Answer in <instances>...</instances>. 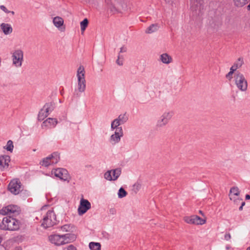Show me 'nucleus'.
Listing matches in <instances>:
<instances>
[{
	"label": "nucleus",
	"mask_w": 250,
	"mask_h": 250,
	"mask_svg": "<svg viewBox=\"0 0 250 250\" xmlns=\"http://www.w3.org/2000/svg\"><path fill=\"white\" fill-rule=\"evenodd\" d=\"M49 238L52 243L57 246H61L74 241L76 239V236L72 233L54 234L50 235Z\"/></svg>",
	"instance_id": "1"
},
{
	"label": "nucleus",
	"mask_w": 250,
	"mask_h": 250,
	"mask_svg": "<svg viewBox=\"0 0 250 250\" xmlns=\"http://www.w3.org/2000/svg\"><path fill=\"white\" fill-rule=\"evenodd\" d=\"M20 222L15 218L6 216L0 223V229L4 230L14 231L19 229Z\"/></svg>",
	"instance_id": "2"
},
{
	"label": "nucleus",
	"mask_w": 250,
	"mask_h": 250,
	"mask_svg": "<svg viewBox=\"0 0 250 250\" xmlns=\"http://www.w3.org/2000/svg\"><path fill=\"white\" fill-rule=\"evenodd\" d=\"M233 81L237 88L241 92H246L248 89V83L244 75L237 71L234 74Z\"/></svg>",
	"instance_id": "3"
},
{
	"label": "nucleus",
	"mask_w": 250,
	"mask_h": 250,
	"mask_svg": "<svg viewBox=\"0 0 250 250\" xmlns=\"http://www.w3.org/2000/svg\"><path fill=\"white\" fill-rule=\"evenodd\" d=\"M78 79V90L79 92H83L86 88V81L85 80V70L83 66H79L77 72Z\"/></svg>",
	"instance_id": "4"
},
{
	"label": "nucleus",
	"mask_w": 250,
	"mask_h": 250,
	"mask_svg": "<svg viewBox=\"0 0 250 250\" xmlns=\"http://www.w3.org/2000/svg\"><path fill=\"white\" fill-rule=\"evenodd\" d=\"M174 115V112L172 110L165 111L158 120L156 126L160 128L166 126L168 124Z\"/></svg>",
	"instance_id": "5"
},
{
	"label": "nucleus",
	"mask_w": 250,
	"mask_h": 250,
	"mask_svg": "<svg viewBox=\"0 0 250 250\" xmlns=\"http://www.w3.org/2000/svg\"><path fill=\"white\" fill-rule=\"evenodd\" d=\"M56 216L53 210H48L43 217L42 226L44 228L53 226L56 223Z\"/></svg>",
	"instance_id": "6"
},
{
	"label": "nucleus",
	"mask_w": 250,
	"mask_h": 250,
	"mask_svg": "<svg viewBox=\"0 0 250 250\" xmlns=\"http://www.w3.org/2000/svg\"><path fill=\"white\" fill-rule=\"evenodd\" d=\"M51 175L52 177L58 178L62 181H67L68 183L71 180V176L68 171L63 168H57L52 169Z\"/></svg>",
	"instance_id": "7"
},
{
	"label": "nucleus",
	"mask_w": 250,
	"mask_h": 250,
	"mask_svg": "<svg viewBox=\"0 0 250 250\" xmlns=\"http://www.w3.org/2000/svg\"><path fill=\"white\" fill-rule=\"evenodd\" d=\"M12 64L16 67H20L23 62V52L21 49H17L11 53Z\"/></svg>",
	"instance_id": "8"
},
{
	"label": "nucleus",
	"mask_w": 250,
	"mask_h": 250,
	"mask_svg": "<svg viewBox=\"0 0 250 250\" xmlns=\"http://www.w3.org/2000/svg\"><path fill=\"white\" fill-rule=\"evenodd\" d=\"M128 119L126 113L120 114L118 117L113 120L111 123V130L113 131L115 128H119V126L125 124Z\"/></svg>",
	"instance_id": "9"
},
{
	"label": "nucleus",
	"mask_w": 250,
	"mask_h": 250,
	"mask_svg": "<svg viewBox=\"0 0 250 250\" xmlns=\"http://www.w3.org/2000/svg\"><path fill=\"white\" fill-rule=\"evenodd\" d=\"M114 130V133L109 138V143L113 145L118 144L124 136V131L122 127L120 126L119 128H115Z\"/></svg>",
	"instance_id": "10"
},
{
	"label": "nucleus",
	"mask_w": 250,
	"mask_h": 250,
	"mask_svg": "<svg viewBox=\"0 0 250 250\" xmlns=\"http://www.w3.org/2000/svg\"><path fill=\"white\" fill-rule=\"evenodd\" d=\"M9 191L15 195L18 194L22 190V187L21 182L19 179H13L8 186Z\"/></svg>",
	"instance_id": "11"
},
{
	"label": "nucleus",
	"mask_w": 250,
	"mask_h": 250,
	"mask_svg": "<svg viewBox=\"0 0 250 250\" xmlns=\"http://www.w3.org/2000/svg\"><path fill=\"white\" fill-rule=\"evenodd\" d=\"M121 174L120 168H116L107 171L104 174V178L108 181L116 180Z\"/></svg>",
	"instance_id": "12"
},
{
	"label": "nucleus",
	"mask_w": 250,
	"mask_h": 250,
	"mask_svg": "<svg viewBox=\"0 0 250 250\" xmlns=\"http://www.w3.org/2000/svg\"><path fill=\"white\" fill-rule=\"evenodd\" d=\"M91 204L87 199L81 198L80 205L78 208V213L79 215H82L91 208Z\"/></svg>",
	"instance_id": "13"
},
{
	"label": "nucleus",
	"mask_w": 250,
	"mask_h": 250,
	"mask_svg": "<svg viewBox=\"0 0 250 250\" xmlns=\"http://www.w3.org/2000/svg\"><path fill=\"white\" fill-rule=\"evenodd\" d=\"M184 220L188 224L193 225H203L206 223L205 219L197 215L185 216L184 217Z\"/></svg>",
	"instance_id": "14"
},
{
	"label": "nucleus",
	"mask_w": 250,
	"mask_h": 250,
	"mask_svg": "<svg viewBox=\"0 0 250 250\" xmlns=\"http://www.w3.org/2000/svg\"><path fill=\"white\" fill-rule=\"evenodd\" d=\"M19 211V208L17 206L11 205L3 207L0 209V214L5 215L13 213H18Z\"/></svg>",
	"instance_id": "15"
},
{
	"label": "nucleus",
	"mask_w": 250,
	"mask_h": 250,
	"mask_svg": "<svg viewBox=\"0 0 250 250\" xmlns=\"http://www.w3.org/2000/svg\"><path fill=\"white\" fill-rule=\"evenodd\" d=\"M240 194V191L237 187H232L230 188L229 191V198L231 200H233L234 202L237 203L239 201L241 200L238 198Z\"/></svg>",
	"instance_id": "16"
},
{
	"label": "nucleus",
	"mask_w": 250,
	"mask_h": 250,
	"mask_svg": "<svg viewBox=\"0 0 250 250\" xmlns=\"http://www.w3.org/2000/svg\"><path fill=\"white\" fill-rule=\"evenodd\" d=\"M57 123L58 122L56 119L48 118L42 123V128H52L54 127Z\"/></svg>",
	"instance_id": "17"
},
{
	"label": "nucleus",
	"mask_w": 250,
	"mask_h": 250,
	"mask_svg": "<svg viewBox=\"0 0 250 250\" xmlns=\"http://www.w3.org/2000/svg\"><path fill=\"white\" fill-rule=\"evenodd\" d=\"M10 162V157L8 155L0 156V168L1 169H7L9 167Z\"/></svg>",
	"instance_id": "18"
},
{
	"label": "nucleus",
	"mask_w": 250,
	"mask_h": 250,
	"mask_svg": "<svg viewBox=\"0 0 250 250\" xmlns=\"http://www.w3.org/2000/svg\"><path fill=\"white\" fill-rule=\"evenodd\" d=\"M160 61L163 63L168 64L172 62V58L167 53H163L159 57Z\"/></svg>",
	"instance_id": "19"
},
{
	"label": "nucleus",
	"mask_w": 250,
	"mask_h": 250,
	"mask_svg": "<svg viewBox=\"0 0 250 250\" xmlns=\"http://www.w3.org/2000/svg\"><path fill=\"white\" fill-rule=\"evenodd\" d=\"M53 23L56 27L61 30L62 27L63 25L64 21L62 18L57 16L53 18Z\"/></svg>",
	"instance_id": "20"
},
{
	"label": "nucleus",
	"mask_w": 250,
	"mask_h": 250,
	"mask_svg": "<svg viewBox=\"0 0 250 250\" xmlns=\"http://www.w3.org/2000/svg\"><path fill=\"white\" fill-rule=\"evenodd\" d=\"M0 27L5 35H8L12 32V28L9 24L2 23L1 24Z\"/></svg>",
	"instance_id": "21"
},
{
	"label": "nucleus",
	"mask_w": 250,
	"mask_h": 250,
	"mask_svg": "<svg viewBox=\"0 0 250 250\" xmlns=\"http://www.w3.org/2000/svg\"><path fill=\"white\" fill-rule=\"evenodd\" d=\"M55 108V103L54 102H50L46 103L44 104L42 108L44 110L46 113L49 114Z\"/></svg>",
	"instance_id": "22"
},
{
	"label": "nucleus",
	"mask_w": 250,
	"mask_h": 250,
	"mask_svg": "<svg viewBox=\"0 0 250 250\" xmlns=\"http://www.w3.org/2000/svg\"><path fill=\"white\" fill-rule=\"evenodd\" d=\"M159 28L158 24L155 23L151 24L147 28L145 32L147 34H151L157 31Z\"/></svg>",
	"instance_id": "23"
},
{
	"label": "nucleus",
	"mask_w": 250,
	"mask_h": 250,
	"mask_svg": "<svg viewBox=\"0 0 250 250\" xmlns=\"http://www.w3.org/2000/svg\"><path fill=\"white\" fill-rule=\"evenodd\" d=\"M49 156L53 165L57 164L60 160V155L58 152H54Z\"/></svg>",
	"instance_id": "24"
},
{
	"label": "nucleus",
	"mask_w": 250,
	"mask_h": 250,
	"mask_svg": "<svg viewBox=\"0 0 250 250\" xmlns=\"http://www.w3.org/2000/svg\"><path fill=\"white\" fill-rule=\"evenodd\" d=\"M234 5L238 7H242L247 4L250 0H233Z\"/></svg>",
	"instance_id": "25"
},
{
	"label": "nucleus",
	"mask_w": 250,
	"mask_h": 250,
	"mask_svg": "<svg viewBox=\"0 0 250 250\" xmlns=\"http://www.w3.org/2000/svg\"><path fill=\"white\" fill-rule=\"evenodd\" d=\"M73 226L71 224H65L62 226L60 229L62 232H70L72 231Z\"/></svg>",
	"instance_id": "26"
},
{
	"label": "nucleus",
	"mask_w": 250,
	"mask_h": 250,
	"mask_svg": "<svg viewBox=\"0 0 250 250\" xmlns=\"http://www.w3.org/2000/svg\"><path fill=\"white\" fill-rule=\"evenodd\" d=\"M41 164L42 166L46 167L49 166V165H53L52 164L51 160L50 159L49 155L46 158H43L42 161L41 162Z\"/></svg>",
	"instance_id": "27"
},
{
	"label": "nucleus",
	"mask_w": 250,
	"mask_h": 250,
	"mask_svg": "<svg viewBox=\"0 0 250 250\" xmlns=\"http://www.w3.org/2000/svg\"><path fill=\"white\" fill-rule=\"evenodd\" d=\"M49 114L46 113L43 108H42L38 114V120L40 121H42Z\"/></svg>",
	"instance_id": "28"
},
{
	"label": "nucleus",
	"mask_w": 250,
	"mask_h": 250,
	"mask_svg": "<svg viewBox=\"0 0 250 250\" xmlns=\"http://www.w3.org/2000/svg\"><path fill=\"white\" fill-rule=\"evenodd\" d=\"M89 247L91 250H101V244L99 243L90 242Z\"/></svg>",
	"instance_id": "29"
},
{
	"label": "nucleus",
	"mask_w": 250,
	"mask_h": 250,
	"mask_svg": "<svg viewBox=\"0 0 250 250\" xmlns=\"http://www.w3.org/2000/svg\"><path fill=\"white\" fill-rule=\"evenodd\" d=\"M244 63L243 59L239 58L237 61L234 63L233 66H234L237 69L240 68Z\"/></svg>",
	"instance_id": "30"
},
{
	"label": "nucleus",
	"mask_w": 250,
	"mask_h": 250,
	"mask_svg": "<svg viewBox=\"0 0 250 250\" xmlns=\"http://www.w3.org/2000/svg\"><path fill=\"white\" fill-rule=\"evenodd\" d=\"M14 148L13 143L11 140H9L4 148L10 152H12Z\"/></svg>",
	"instance_id": "31"
},
{
	"label": "nucleus",
	"mask_w": 250,
	"mask_h": 250,
	"mask_svg": "<svg viewBox=\"0 0 250 250\" xmlns=\"http://www.w3.org/2000/svg\"><path fill=\"white\" fill-rule=\"evenodd\" d=\"M88 21L87 19H84L80 23L81 30L82 32H84L88 25Z\"/></svg>",
	"instance_id": "32"
},
{
	"label": "nucleus",
	"mask_w": 250,
	"mask_h": 250,
	"mask_svg": "<svg viewBox=\"0 0 250 250\" xmlns=\"http://www.w3.org/2000/svg\"><path fill=\"white\" fill-rule=\"evenodd\" d=\"M127 195V192L123 188H121L118 192V196L119 198L125 197Z\"/></svg>",
	"instance_id": "33"
},
{
	"label": "nucleus",
	"mask_w": 250,
	"mask_h": 250,
	"mask_svg": "<svg viewBox=\"0 0 250 250\" xmlns=\"http://www.w3.org/2000/svg\"><path fill=\"white\" fill-rule=\"evenodd\" d=\"M124 57L123 55L119 54L116 61V63L119 66H122L124 64Z\"/></svg>",
	"instance_id": "34"
},
{
	"label": "nucleus",
	"mask_w": 250,
	"mask_h": 250,
	"mask_svg": "<svg viewBox=\"0 0 250 250\" xmlns=\"http://www.w3.org/2000/svg\"><path fill=\"white\" fill-rule=\"evenodd\" d=\"M0 8L1 10H2L3 12H4L5 13H6L7 14L9 13H11L12 14H14V12L13 11H9L4 5H0Z\"/></svg>",
	"instance_id": "35"
},
{
	"label": "nucleus",
	"mask_w": 250,
	"mask_h": 250,
	"mask_svg": "<svg viewBox=\"0 0 250 250\" xmlns=\"http://www.w3.org/2000/svg\"><path fill=\"white\" fill-rule=\"evenodd\" d=\"M127 51V48L125 46H123L120 48L119 53L121 54V53L126 52Z\"/></svg>",
	"instance_id": "36"
},
{
	"label": "nucleus",
	"mask_w": 250,
	"mask_h": 250,
	"mask_svg": "<svg viewBox=\"0 0 250 250\" xmlns=\"http://www.w3.org/2000/svg\"><path fill=\"white\" fill-rule=\"evenodd\" d=\"M233 73L231 72H229L226 75V77L227 79H228L229 80H230L232 79Z\"/></svg>",
	"instance_id": "37"
},
{
	"label": "nucleus",
	"mask_w": 250,
	"mask_h": 250,
	"mask_svg": "<svg viewBox=\"0 0 250 250\" xmlns=\"http://www.w3.org/2000/svg\"><path fill=\"white\" fill-rule=\"evenodd\" d=\"M109 213L111 215H114L116 213V210L115 208H111L109 210Z\"/></svg>",
	"instance_id": "38"
},
{
	"label": "nucleus",
	"mask_w": 250,
	"mask_h": 250,
	"mask_svg": "<svg viewBox=\"0 0 250 250\" xmlns=\"http://www.w3.org/2000/svg\"><path fill=\"white\" fill-rule=\"evenodd\" d=\"M224 239L227 241H229L231 239V235L230 233H226L224 236Z\"/></svg>",
	"instance_id": "39"
},
{
	"label": "nucleus",
	"mask_w": 250,
	"mask_h": 250,
	"mask_svg": "<svg viewBox=\"0 0 250 250\" xmlns=\"http://www.w3.org/2000/svg\"><path fill=\"white\" fill-rule=\"evenodd\" d=\"M66 250H77V249L74 246L71 245H69L67 248Z\"/></svg>",
	"instance_id": "40"
},
{
	"label": "nucleus",
	"mask_w": 250,
	"mask_h": 250,
	"mask_svg": "<svg viewBox=\"0 0 250 250\" xmlns=\"http://www.w3.org/2000/svg\"><path fill=\"white\" fill-rule=\"evenodd\" d=\"M109 9L110 11L113 12V13H115L117 12V9L115 8V7L114 6H111L109 7Z\"/></svg>",
	"instance_id": "41"
},
{
	"label": "nucleus",
	"mask_w": 250,
	"mask_h": 250,
	"mask_svg": "<svg viewBox=\"0 0 250 250\" xmlns=\"http://www.w3.org/2000/svg\"><path fill=\"white\" fill-rule=\"evenodd\" d=\"M237 70V69L233 66V65L230 67V72H231L232 73H235L234 72Z\"/></svg>",
	"instance_id": "42"
},
{
	"label": "nucleus",
	"mask_w": 250,
	"mask_h": 250,
	"mask_svg": "<svg viewBox=\"0 0 250 250\" xmlns=\"http://www.w3.org/2000/svg\"><path fill=\"white\" fill-rule=\"evenodd\" d=\"M245 205V203L244 202H242L241 204V206L239 207V209L240 210H242L243 209V206Z\"/></svg>",
	"instance_id": "43"
},
{
	"label": "nucleus",
	"mask_w": 250,
	"mask_h": 250,
	"mask_svg": "<svg viewBox=\"0 0 250 250\" xmlns=\"http://www.w3.org/2000/svg\"><path fill=\"white\" fill-rule=\"evenodd\" d=\"M246 200H249V199H250V195H249V194H247L246 195Z\"/></svg>",
	"instance_id": "44"
},
{
	"label": "nucleus",
	"mask_w": 250,
	"mask_h": 250,
	"mask_svg": "<svg viewBox=\"0 0 250 250\" xmlns=\"http://www.w3.org/2000/svg\"><path fill=\"white\" fill-rule=\"evenodd\" d=\"M230 249V246L229 245H226V249L228 250H229Z\"/></svg>",
	"instance_id": "45"
},
{
	"label": "nucleus",
	"mask_w": 250,
	"mask_h": 250,
	"mask_svg": "<svg viewBox=\"0 0 250 250\" xmlns=\"http://www.w3.org/2000/svg\"><path fill=\"white\" fill-rule=\"evenodd\" d=\"M199 213H200V214H201L202 215H204V213H203V211H201V210H199Z\"/></svg>",
	"instance_id": "46"
},
{
	"label": "nucleus",
	"mask_w": 250,
	"mask_h": 250,
	"mask_svg": "<svg viewBox=\"0 0 250 250\" xmlns=\"http://www.w3.org/2000/svg\"><path fill=\"white\" fill-rule=\"evenodd\" d=\"M248 9L250 10V3L247 6Z\"/></svg>",
	"instance_id": "47"
},
{
	"label": "nucleus",
	"mask_w": 250,
	"mask_h": 250,
	"mask_svg": "<svg viewBox=\"0 0 250 250\" xmlns=\"http://www.w3.org/2000/svg\"><path fill=\"white\" fill-rule=\"evenodd\" d=\"M247 250H250V247L247 248Z\"/></svg>",
	"instance_id": "48"
}]
</instances>
